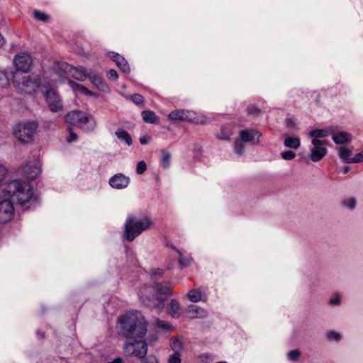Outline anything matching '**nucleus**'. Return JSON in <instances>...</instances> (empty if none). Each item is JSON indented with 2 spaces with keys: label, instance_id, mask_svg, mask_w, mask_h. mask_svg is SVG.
<instances>
[{
  "label": "nucleus",
  "instance_id": "f257e3e1",
  "mask_svg": "<svg viewBox=\"0 0 363 363\" xmlns=\"http://www.w3.org/2000/svg\"><path fill=\"white\" fill-rule=\"evenodd\" d=\"M118 322L126 340L123 352L127 357L144 359L147 353V344L143 340L147 333V322L139 311L128 312Z\"/></svg>",
  "mask_w": 363,
  "mask_h": 363
},
{
  "label": "nucleus",
  "instance_id": "f03ea898",
  "mask_svg": "<svg viewBox=\"0 0 363 363\" xmlns=\"http://www.w3.org/2000/svg\"><path fill=\"white\" fill-rule=\"evenodd\" d=\"M172 291L167 284L155 283L152 285H144L139 289L138 296L144 305L156 308L160 311L164 308V300L172 295Z\"/></svg>",
  "mask_w": 363,
  "mask_h": 363
},
{
  "label": "nucleus",
  "instance_id": "7ed1b4c3",
  "mask_svg": "<svg viewBox=\"0 0 363 363\" xmlns=\"http://www.w3.org/2000/svg\"><path fill=\"white\" fill-rule=\"evenodd\" d=\"M0 191L5 196H9L16 199L17 203L23 206L35 201L33 188L26 182L21 179H14L0 186Z\"/></svg>",
  "mask_w": 363,
  "mask_h": 363
},
{
  "label": "nucleus",
  "instance_id": "20e7f679",
  "mask_svg": "<svg viewBox=\"0 0 363 363\" xmlns=\"http://www.w3.org/2000/svg\"><path fill=\"white\" fill-rule=\"evenodd\" d=\"M152 225V221L146 215H130L124 224V237L128 242H132Z\"/></svg>",
  "mask_w": 363,
  "mask_h": 363
},
{
  "label": "nucleus",
  "instance_id": "39448f33",
  "mask_svg": "<svg viewBox=\"0 0 363 363\" xmlns=\"http://www.w3.org/2000/svg\"><path fill=\"white\" fill-rule=\"evenodd\" d=\"M12 84L18 94L31 96L36 93L41 81L40 77L35 74L21 75L15 73L13 74Z\"/></svg>",
  "mask_w": 363,
  "mask_h": 363
},
{
  "label": "nucleus",
  "instance_id": "423d86ee",
  "mask_svg": "<svg viewBox=\"0 0 363 363\" xmlns=\"http://www.w3.org/2000/svg\"><path fill=\"white\" fill-rule=\"evenodd\" d=\"M65 122L77 126L85 131H92L96 127V121L94 117L82 111H72L67 113L65 117Z\"/></svg>",
  "mask_w": 363,
  "mask_h": 363
},
{
  "label": "nucleus",
  "instance_id": "0eeeda50",
  "mask_svg": "<svg viewBox=\"0 0 363 363\" xmlns=\"http://www.w3.org/2000/svg\"><path fill=\"white\" fill-rule=\"evenodd\" d=\"M169 120L174 123L187 121L195 124H206L208 123V118L199 113L182 109L172 111L168 116Z\"/></svg>",
  "mask_w": 363,
  "mask_h": 363
},
{
  "label": "nucleus",
  "instance_id": "6e6552de",
  "mask_svg": "<svg viewBox=\"0 0 363 363\" xmlns=\"http://www.w3.org/2000/svg\"><path fill=\"white\" fill-rule=\"evenodd\" d=\"M37 127L35 121L17 123L13 127V135L20 142L28 143L32 140Z\"/></svg>",
  "mask_w": 363,
  "mask_h": 363
},
{
  "label": "nucleus",
  "instance_id": "1a4fd4ad",
  "mask_svg": "<svg viewBox=\"0 0 363 363\" xmlns=\"http://www.w3.org/2000/svg\"><path fill=\"white\" fill-rule=\"evenodd\" d=\"M46 104L52 112L62 111L63 105L62 99L57 92L51 88L48 89L43 94Z\"/></svg>",
  "mask_w": 363,
  "mask_h": 363
},
{
  "label": "nucleus",
  "instance_id": "9d476101",
  "mask_svg": "<svg viewBox=\"0 0 363 363\" xmlns=\"http://www.w3.org/2000/svg\"><path fill=\"white\" fill-rule=\"evenodd\" d=\"M33 64L31 56L27 52H20L15 55L13 65L16 69L22 72H28Z\"/></svg>",
  "mask_w": 363,
  "mask_h": 363
},
{
  "label": "nucleus",
  "instance_id": "9b49d317",
  "mask_svg": "<svg viewBox=\"0 0 363 363\" xmlns=\"http://www.w3.org/2000/svg\"><path fill=\"white\" fill-rule=\"evenodd\" d=\"M41 173V165L38 160H34L28 161L22 167V174L28 179L34 180L37 179Z\"/></svg>",
  "mask_w": 363,
  "mask_h": 363
},
{
  "label": "nucleus",
  "instance_id": "f8f14e48",
  "mask_svg": "<svg viewBox=\"0 0 363 363\" xmlns=\"http://www.w3.org/2000/svg\"><path fill=\"white\" fill-rule=\"evenodd\" d=\"M14 213L13 202L9 199L0 201V223H6L12 218Z\"/></svg>",
  "mask_w": 363,
  "mask_h": 363
},
{
  "label": "nucleus",
  "instance_id": "ddd939ff",
  "mask_svg": "<svg viewBox=\"0 0 363 363\" xmlns=\"http://www.w3.org/2000/svg\"><path fill=\"white\" fill-rule=\"evenodd\" d=\"M313 147L310 151V159L312 162H317L321 160L328 153L325 147L321 146V143L316 139L312 140Z\"/></svg>",
  "mask_w": 363,
  "mask_h": 363
},
{
  "label": "nucleus",
  "instance_id": "4468645a",
  "mask_svg": "<svg viewBox=\"0 0 363 363\" xmlns=\"http://www.w3.org/2000/svg\"><path fill=\"white\" fill-rule=\"evenodd\" d=\"M130 179L122 173L112 176L108 180V184L115 189H124L129 185Z\"/></svg>",
  "mask_w": 363,
  "mask_h": 363
},
{
  "label": "nucleus",
  "instance_id": "2eb2a0df",
  "mask_svg": "<svg viewBox=\"0 0 363 363\" xmlns=\"http://www.w3.org/2000/svg\"><path fill=\"white\" fill-rule=\"evenodd\" d=\"M239 135L242 141L257 145L259 143V138L262 136V133L255 129H245L240 130Z\"/></svg>",
  "mask_w": 363,
  "mask_h": 363
},
{
  "label": "nucleus",
  "instance_id": "dca6fc26",
  "mask_svg": "<svg viewBox=\"0 0 363 363\" xmlns=\"http://www.w3.org/2000/svg\"><path fill=\"white\" fill-rule=\"evenodd\" d=\"M70 68L71 65L65 62H57L53 65L52 70L60 79L64 77L68 78Z\"/></svg>",
  "mask_w": 363,
  "mask_h": 363
},
{
  "label": "nucleus",
  "instance_id": "f3484780",
  "mask_svg": "<svg viewBox=\"0 0 363 363\" xmlns=\"http://www.w3.org/2000/svg\"><path fill=\"white\" fill-rule=\"evenodd\" d=\"M108 56L116 62L119 69L124 73H129L130 71V66L127 62V60L119 54L110 52H108Z\"/></svg>",
  "mask_w": 363,
  "mask_h": 363
},
{
  "label": "nucleus",
  "instance_id": "a211bd4d",
  "mask_svg": "<svg viewBox=\"0 0 363 363\" xmlns=\"http://www.w3.org/2000/svg\"><path fill=\"white\" fill-rule=\"evenodd\" d=\"M187 317L191 319L205 318L208 312L203 308L196 305L189 306L186 309Z\"/></svg>",
  "mask_w": 363,
  "mask_h": 363
},
{
  "label": "nucleus",
  "instance_id": "6ab92c4d",
  "mask_svg": "<svg viewBox=\"0 0 363 363\" xmlns=\"http://www.w3.org/2000/svg\"><path fill=\"white\" fill-rule=\"evenodd\" d=\"M89 72L86 69L81 66L73 67L71 65V68L69 71V77H72L78 81H84L88 76Z\"/></svg>",
  "mask_w": 363,
  "mask_h": 363
},
{
  "label": "nucleus",
  "instance_id": "aec40b11",
  "mask_svg": "<svg viewBox=\"0 0 363 363\" xmlns=\"http://www.w3.org/2000/svg\"><path fill=\"white\" fill-rule=\"evenodd\" d=\"M187 298L193 303L206 302L208 300V296L202 294L201 288L190 290L187 294Z\"/></svg>",
  "mask_w": 363,
  "mask_h": 363
},
{
  "label": "nucleus",
  "instance_id": "412c9836",
  "mask_svg": "<svg viewBox=\"0 0 363 363\" xmlns=\"http://www.w3.org/2000/svg\"><path fill=\"white\" fill-rule=\"evenodd\" d=\"M334 131L335 128L332 126L325 129H315L309 133V136L312 138V140H319L320 138L332 135Z\"/></svg>",
  "mask_w": 363,
  "mask_h": 363
},
{
  "label": "nucleus",
  "instance_id": "4be33fe9",
  "mask_svg": "<svg viewBox=\"0 0 363 363\" xmlns=\"http://www.w3.org/2000/svg\"><path fill=\"white\" fill-rule=\"evenodd\" d=\"M87 77L89 78L91 83L99 90L106 91L108 88L106 84L104 82L101 77L98 74L91 71L89 72Z\"/></svg>",
  "mask_w": 363,
  "mask_h": 363
},
{
  "label": "nucleus",
  "instance_id": "5701e85b",
  "mask_svg": "<svg viewBox=\"0 0 363 363\" xmlns=\"http://www.w3.org/2000/svg\"><path fill=\"white\" fill-rule=\"evenodd\" d=\"M167 313L174 318H178L181 315V306L176 299H172L167 306Z\"/></svg>",
  "mask_w": 363,
  "mask_h": 363
},
{
  "label": "nucleus",
  "instance_id": "b1692460",
  "mask_svg": "<svg viewBox=\"0 0 363 363\" xmlns=\"http://www.w3.org/2000/svg\"><path fill=\"white\" fill-rule=\"evenodd\" d=\"M332 138L335 143L340 145L351 141L352 135L350 133L344 131H341L337 133L334 131L332 135Z\"/></svg>",
  "mask_w": 363,
  "mask_h": 363
},
{
  "label": "nucleus",
  "instance_id": "393cba45",
  "mask_svg": "<svg viewBox=\"0 0 363 363\" xmlns=\"http://www.w3.org/2000/svg\"><path fill=\"white\" fill-rule=\"evenodd\" d=\"M233 134V125L226 124L221 128L220 131L217 134V138L220 140H228Z\"/></svg>",
  "mask_w": 363,
  "mask_h": 363
},
{
  "label": "nucleus",
  "instance_id": "a878e982",
  "mask_svg": "<svg viewBox=\"0 0 363 363\" xmlns=\"http://www.w3.org/2000/svg\"><path fill=\"white\" fill-rule=\"evenodd\" d=\"M69 84L74 91L76 93H80L86 96H93V93L89 91L87 88L82 84H77L74 81L69 80Z\"/></svg>",
  "mask_w": 363,
  "mask_h": 363
},
{
  "label": "nucleus",
  "instance_id": "bb28decb",
  "mask_svg": "<svg viewBox=\"0 0 363 363\" xmlns=\"http://www.w3.org/2000/svg\"><path fill=\"white\" fill-rule=\"evenodd\" d=\"M141 116L145 123L156 124L159 122V117L153 111H143Z\"/></svg>",
  "mask_w": 363,
  "mask_h": 363
},
{
  "label": "nucleus",
  "instance_id": "cd10ccee",
  "mask_svg": "<svg viewBox=\"0 0 363 363\" xmlns=\"http://www.w3.org/2000/svg\"><path fill=\"white\" fill-rule=\"evenodd\" d=\"M285 147L291 149H298L301 146V140L298 137L286 136L284 140Z\"/></svg>",
  "mask_w": 363,
  "mask_h": 363
},
{
  "label": "nucleus",
  "instance_id": "c85d7f7f",
  "mask_svg": "<svg viewBox=\"0 0 363 363\" xmlns=\"http://www.w3.org/2000/svg\"><path fill=\"white\" fill-rule=\"evenodd\" d=\"M171 348L174 352L181 353L184 350V342L181 336L174 337L171 340Z\"/></svg>",
  "mask_w": 363,
  "mask_h": 363
},
{
  "label": "nucleus",
  "instance_id": "c756f323",
  "mask_svg": "<svg viewBox=\"0 0 363 363\" xmlns=\"http://www.w3.org/2000/svg\"><path fill=\"white\" fill-rule=\"evenodd\" d=\"M116 137L121 141H124L128 146L133 143L132 138L130 134L123 128H118L116 130Z\"/></svg>",
  "mask_w": 363,
  "mask_h": 363
},
{
  "label": "nucleus",
  "instance_id": "7c9ffc66",
  "mask_svg": "<svg viewBox=\"0 0 363 363\" xmlns=\"http://www.w3.org/2000/svg\"><path fill=\"white\" fill-rule=\"evenodd\" d=\"M153 325L155 328L164 331H173L174 330V326L169 323L159 318L154 320Z\"/></svg>",
  "mask_w": 363,
  "mask_h": 363
},
{
  "label": "nucleus",
  "instance_id": "2f4dec72",
  "mask_svg": "<svg viewBox=\"0 0 363 363\" xmlns=\"http://www.w3.org/2000/svg\"><path fill=\"white\" fill-rule=\"evenodd\" d=\"M162 158L160 161V164L162 168L168 169L170 167V159H171V153L167 150L163 149L161 150Z\"/></svg>",
  "mask_w": 363,
  "mask_h": 363
},
{
  "label": "nucleus",
  "instance_id": "473e14b6",
  "mask_svg": "<svg viewBox=\"0 0 363 363\" xmlns=\"http://www.w3.org/2000/svg\"><path fill=\"white\" fill-rule=\"evenodd\" d=\"M351 155L352 151L346 147H342L339 150L340 157L347 163H352L351 160L352 157H351Z\"/></svg>",
  "mask_w": 363,
  "mask_h": 363
},
{
  "label": "nucleus",
  "instance_id": "72a5a7b5",
  "mask_svg": "<svg viewBox=\"0 0 363 363\" xmlns=\"http://www.w3.org/2000/svg\"><path fill=\"white\" fill-rule=\"evenodd\" d=\"M357 203V201L354 197L346 198L341 202L342 206L350 211H354L356 208Z\"/></svg>",
  "mask_w": 363,
  "mask_h": 363
},
{
  "label": "nucleus",
  "instance_id": "f704fd0d",
  "mask_svg": "<svg viewBox=\"0 0 363 363\" xmlns=\"http://www.w3.org/2000/svg\"><path fill=\"white\" fill-rule=\"evenodd\" d=\"M245 142L242 141L240 138L235 140L234 150L237 155L240 156L243 155L245 149Z\"/></svg>",
  "mask_w": 363,
  "mask_h": 363
},
{
  "label": "nucleus",
  "instance_id": "c9c22d12",
  "mask_svg": "<svg viewBox=\"0 0 363 363\" xmlns=\"http://www.w3.org/2000/svg\"><path fill=\"white\" fill-rule=\"evenodd\" d=\"M326 337L329 340L339 342L342 340V335L335 330H329L326 333Z\"/></svg>",
  "mask_w": 363,
  "mask_h": 363
},
{
  "label": "nucleus",
  "instance_id": "e433bc0d",
  "mask_svg": "<svg viewBox=\"0 0 363 363\" xmlns=\"http://www.w3.org/2000/svg\"><path fill=\"white\" fill-rule=\"evenodd\" d=\"M284 124H285L286 128L288 129H290V130H297L298 129L296 120L293 117L286 118L285 121H284Z\"/></svg>",
  "mask_w": 363,
  "mask_h": 363
},
{
  "label": "nucleus",
  "instance_id": "4c0bfd02",
  "mask_svg": "<svg viewBox=\"0 0 363 363\" xmlns=\"http://www.w3.org/2000/svg\"><path fill=\"white\" fill-rule=\"evenodd\" d=\"M341 298L342 296L340 294H335L330 297L329 304L331 306H338L341 304Z\"/></svg>",
  "mask_w": 363,
  "mask_h": 363
},
{
  "label": "nucleus",
  "instance_id": "58836bf2",
  "mask_svg": "<svg viewBox=\"0 0 363 363\" xmlns=\"http://www.w3.org/2000/svg\"><path fill=\"white\" fill-rule=\"evenodd\" d=\"M177 252L179 255V264L182 267H188L191 264L192 259L191 257H184L183 255L182 254L181 251H179L178 250H177Z\"/></svg>",
  "mask_w": 363,
  "mask_h": 363
},
{
  "label": "nucleus",
  "instance_id": "ea45409f",
  "mask_svg": "<svg viewBox=\"0 0 363 363\" xmlns=\"http://www.w3.org/2000/svg\"><path fill=\"white\" fill-rule=\"evenodd\" d=\"M34 17L42 22H47L49 19V16H48L45 13L40 11H35L34 13Z\"/></svg>",
  "mask_w": 363,
  "mask_h": 363
},
{
  "label": "nucleus",
  "instance_id": "a19ab883",
  "mask_svg": "<svg viewBox=\"0 0 363 363\" xmlns=\"http://www.w3.org/2000/svg\"><path fill=\"white\" fill-rule=\"evenodd\" d=\"M281 157L284 160H292L296 157V153L292 150H286L280 153Z\"/></svg>",
  "mask_w": 363,
  "mask_h": 363
},
{
  "label": "nucleus",
  "instance_id": "79ce46f5",
  "mask_svg": "<svg viewBox=\"0 0 363 363\" xmlns=\"http://www.w3.org/2000/svg\"><path fill=\"white\" fill-rule=\"evenodd\" d=\"M200 363H211L213 361V356L211 354L205 353L199 357Z\"/></svg>",
  "mask_w": 363,
  "mask_h": 363
},
{
  "label": "nucleus",
  "instance_id": "37998d69",
  "mask_svg": "<svg viewBox=\"0 0 363 363\" xmlns=\"http://www.w3.org/2000/svg\"><path fill=\"white\" fill-rule=\"evenodd\" d=\"M163 274H164L163 269L157 268V269H153L151 271L150 276H151L152 279L157 280L163 276Z\"/></svg>",
  "mask_w": 363,
  "mask_h": 363
},
{
  "label": "nucleus",
  "instance_id": "c03bdc74",
  "mask_svg": "<svg viewBox=\"0 0 363 363\" xmlns=\"http://www.w3.org/2000/svg\"><path fill=\"white\" fill-rule=\"evenodd\" d=\"M181 353L173 352L168 358V363H181Z\"/></svg>",
  "mask_w": 363,
  "mask_h": 363
},
{
  "label": "nucleus",
  "instance_id": "a18cd8bd",
  "mask_svg": "<svg viewBox=\"0 0 363 363\" xmlns=\"http://www.w3.org/2000/svg\"><path fill=\"white\" fill-rule=\"evenodd\" d=\"M301 352L298 350H293L287 353V357L289 360L295 361L299 358Z\"/></svg>",
  "mask_w": 363,
  "mask_h": 363
},
{
  "label": "nucleus",
  "instance_id": "49530a36",
  "mask_svg": "<svg viewBox=\"0 0 363 363\" xmlns=\"http://www.w3.org/2000/svg\"><path fill=\"white\" fill-rule=\"evenodd\" d=\"M8 174L7 168L0 163V186L2 185L1 182L5 179Z\"/></svg>",
  "mask_w": 363,
  "mask_h": 363
},
{
  "label": "nucleus",
  "instance_id": "de8ad7c7",
  "mask_svg": "<svg viewBox=\"0 0 363 363\" xmlns=\"http://www.w3.org/2000/svg\"><path fill=\"white\" fill-rule=\"evenodd\" d=\"M147 169L146 163L144 161L138 162L136 166V172L138 174H142Z\"/></svg>",
  "mask_w": 363,
  "mask_h": 363
},
{
  "label": "nucleus",
  "instance_id": "09e8293b",
  "mask_svg": "<svg viewBox=\"0 0 363 363\" xmlns=\"http://www.w3.org/2000/svg\"><path fill=\"white\" fill-rule=\"evenodd\" d=\"M130 97H131V99L133 100V101L136 105L140 106V105L143 104V97L140 94H135L132 95Z\"/></svg>",
  "mask_w": 363,
  "mask_h": 363
},
{
  "label": "nucleus",
  "instance_id": "8fccbe9b",
  "mask_svg": "<svg viewBox=\"0 0 363 363\" xmlns=\"http://www.w3.org/2000/svg\"><path fill=\"white\" fill-rule=\"evenodd\" d=\"M67 130L69 131V135L67 138V141L68 143L75 142L77 140V135L72 130L71 128H68Z\"/></svg>",
  "mask_w": 363,
  "mask_h": 363
},
{
  "label": "nucleus",
  "instance_id": "3c124183",
  "mask_svg": "<svg viewBox=\"0 0 363 363\" xmlns=\"http://www.w3.org/2000/svg\"><path fill=\"white\" fill-rule=\"evenodd\" d=\"M363 161V152L357 154L354 157L352 158V163H357Z\"/></svg>",
  "mask_w": 363,
  "mask_h": 363
},
{
  "label": "nucleus",
  "instance_id": "603ef678",
  "mask_svg": "<svg viewBox=\"0 0 363 363\" xmlns=\"http://www.w3.org/2000/svg\"><path fill=\"white\" fill-rule=\"evenodd\" d=\"M107 75L108 77L112 80H116L118 78V74L114 69H110Z\"/></svg>",
  "mask_w": 363,
  "mask_h": 363
},
{
  "label": "nucleus",
  "instance_id": "864d4df0",
  "mask_svg": "<svg viewBox=\"0 0 363 363\" xmlns=\"http://www.w3.org/2000/svg\"><path fill=\"white\" fill-rule=\"evenodd\" d=\"M8 77L6 74V72L0 70V84L7 83Z\"/></svg>",
  "mask_w": 363,
  "mask_h": 363
},
{
  "label": "nucleus",
  "instance_id": "5fc2aeb1",
  "mask_svg": "<svg viewBox=\"0 0 363 363\" xmlns=\"http://www.w3.org/2000/svg\"><path fill=\"white\" fill-rule=\"evenodd\" d=\"M151 140V137L149 135H145L143 137L140 138V143L141 145H147Z\"/></svg>",
  "mask_w": 363,
  "mask_h": 363
},
{
  "label": "nucleus",
  "instance_id": "6e6d98bb",
  "mask_svg": "<svg viewBox=\"0 0 363 363\" xmlns=\"http://www.w3.org/2000/svg\"><path fill=\"white\" fill-rule=\"evenodd\" d=\"M143 363H158L157 358L154 356H150L146 358L145 361Z\"/></svg>",
  "mask_w": 363,
  "mask_h": 363
},
{
  "label": "nucleus",
  "instance_id": "4d7b16f0",
  "mask_svg": "<svg viewBox=\"0 0 363 363\" xmlns=\"http://www.w3.org/2000/svg\"><path fill=\"white\" fill-rule=\"evenodd\" d=\"M107 363H124V361L121 357H116L113 360Z\"/></svg>",
  "mask_w": 363,
  "mask_h": 363
},
{
  "label": "nucleus",
  "instance_id": "13d9d810",
  "mask_svg": "<svg viewBox=\"0 0 363 363\" xmlns=\"http://www.w3.org/2000/svg\"><path fill=\"white\" fill-rule=\"evenodd\" d=\"M248 111L250 114H255L257 112H259V109H257V108H248Z\"/></svg>",
  "mask_w": 363,
  "mask_h": 363
},
{
  "label": "nucleus",
  "instance_id": "bf43d9fd",
  "mask_svg": "<svg viewBox=\"0 0 363 363\" xmlns=\"http://www.w3.org/2000/svg\"><path fill=\"white\" fill-rule=\"evenodd\" d=\"M350 169V167L349 166H344L342 167V172L344 173V174H346L347 173Z\"/></svg>",
  "mask_w": 363,
  "mask_h": 363
},
{
  "label": "nucleus",
  "instance_id": "052dcab7",
  "mask_svg": "<svg viewBox=\"0 0 363 363\" xmlns=\"http://www.w3.org/2000/svg\"><path fill=\"white\" fill-rule=\"evenodd\" d=\"M319 141L321 143V146L326 145L328 144L325 140H321V138L319 139Z\"/></svg>",
  "mask_w": 363,
  "mask_h": 363
}]
</instances>
